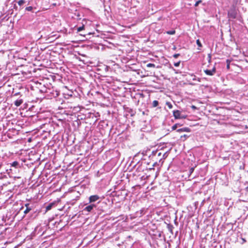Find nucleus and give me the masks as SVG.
I'll return each instance as SVG.
<instances>
[{"mask_svg": "<svg viewBox=\"0 0 248 248\" xmlns=\"http://www.w3.org/2000/svg\"><path fill=\"white\" fill-rule=\"evenodd\" d=\"M85 205H86V206L83 209V211L89 213L93 212L95 209H99L100 208L96 204L89 203L88 202L85 204Z\"/></svg>", "mask_w": 248, "mask_h": 248, "instance_id": "obj_3", "label": "nucleus"}, {"mask_svg": "<svg viewBox=\"0 0 248 248\" xmlns=\"http://www.w3.org/2000/svg\"><path fill=\"white\" fill-rule=\"evenodd\" d=\"M180 56V54H174L173 56V57L175 58H177Z\"/></svg>", "mask_w": 248, "mask_h": 248, "instance_id": "obj_36", "label": "nucleus"}, {"mask_svg": "<svg viewBox=\"0 0 248 248\" xmlns=\"http://www.w3.org/2000/svg\"><path fill=\"white\" fill-rule=\"evenodd\" d=\"M57 202L55 201L50 202L48 203L47 204H46L45 206L46 208V211L45 212H46L48 211L51 210L52 208L55 207L57 206Z\"/></svg>", "mask_w": 248, "mask_h": 248, "instance_id": "obj_9", "label": "nucleus"}, {"mask_svg": "<svg viewBox=\"0 0 248 248\" xmlns=\"http://www.w3.org/2000/svg\"><path fill=\"white\" fill-rule=\"evenodd\" d=\"M231 61L229 59H227L226 60V63H227V69H230V63H231Z\"/></svg>", "mask_w": 248, "mask_h": 248, "instance_id": "obj_28", "label": "nucleus"}, {"mask_svg": "<svg viewBox=\"0 0 248 248\" xmlns=\"http://www.w3.org/2000/svg\"><path fill=\"white\" fill-rule=\"evenodd\" d=\"M146 164L145 162H138L137 164L135 165V167H137L136 171L138 172H143L145 170H147V167L145 166Z\"/></svg>", "mask_w": 248, "mask_h": 248, "instance_id": "obj_4", "label": "nucleus"}, {"mask_svg": "<svg viewBox=\"0 0 248 248\" xmlns=\"http://www.w3.org/2000/svg\"><path fill=\"white\" fill-rule=\"evenodd\" d=\"M196 43H197V45L199 47H202V43H201V41H200L199 39L197 40Z\"/></svg>", "mask_w": 248, "mask_h": 248, "instance_id": "obj_30", "label": "nucleus"}, {"mask_svg": "<svg viewBox=\"0 0 248 248\" xmlns=\"http://www.w3.org/2000/svg\"><path fill=\"white\" fill-rule=\"evenodd\" d=\"M187 117V115H183L182 114L181 116V119H186Z\"/></svg>", "mask_w": 248, "mask_h": 248, "instance_id": "obj_37", "label": "nucleus"}, {"mask_svg": "<svg viewBox=\"0 0 248 248\" xmlns=\"http://www.w3.org/2000/svg\"><path fill=\"white\" fill-rule=\"evenodd\" d=\"M204 73L208 76H213L216 72V68L215 66L211 70L206 69L204 70Z\"/></svg>", "mask_w": 248, "mask_h": 248, "instance_id": "obj_12", "label": "nucleus"}, {"mask_svg": "<svg viewBox=\"0 0 248 248\" xmlns=\"http://www.w3.org/2000/svg\"><path fill=\"white\" fill-rule=\"evenodd\" d=\"M50 93H48L47 97L51 99L52 98H55L58 96L60 94V92L57 90L51 89Z\"/></svg>", "mask_w": 248, "mask_h": 248, "instance_id": "obj_5", "label": "nucleus"}, {"mask_svg": "<svg viewBox=\"0 0 248 248\" xmlns=\"http://www.w3.org/2000/svg\"><path fill=\"white\" fill-rule=\"evenodd\" d=\"M180 64V61L178 62H175L174 63V65L175 66V67H178L179 66Z\"/></svg>", "mask_w": 248, "mask_h": 248, "instance_id": "obj_35", "label": "nucleus"}, {"mask_svg": "<svg viewBox=\"0 0 248 248\" xmlns=\"http://www.w3.org/2000/svg\"><path fill=\"white\" fill-rule=\"evenodd\" d=\"M159 104V102L157 100H154L152 103V107L155 108L157 107Z\"/></svg>", "mask_w": 248, "mask_h": 248, "instance_id": "obj_23", "label": "nucleus"}, {"mask_svg": "<svg viewBox=\"0 0 248 248\" xmlns=\"http://www.w3.org/2000/svg\"><path fill=\"white\" fill-rule=\"evenodd\" d=\"M74 31L77 30V32H80L83 31L85 30V26L83 25L82 26L79 27H75L74 29Z\"/></svg>", "mask_w": 248, "mask_h": 248, "instance_id": "obj_20", "label": "nucleus"}, {"mask_svg": "<svg viewBox=\"0 0 248 248\" xmlns=\"http://www.w3.org/2000/svg\"><path fill=\"white\" fill-rule=\"evenodd\" d=\"M50 91H51V89H47L46 87H43L39 90L40 92L46 93V94L48 93H50Z\"/></svg>", "mask_w": 248, "mask_h": 248, "instance_id": "obj_19", "label": "nucleus"}, {"mask_svg": "<svg viewBox=\"0 0 248 248\" xmlns=\"http://www.w3.org/2000/svg\"><path fill=\"white\" fill-rule=\"evenodd\" d=\"M24 207H25V209L23 211L24 215L22 218L26 217L29 213H32V218H36L40 213V210L36 209V205L34 203L29 202L25 203L24 205L20 208V211L24 209Z\"/></svg>", "mask_w": 248, "mask_h": 248, "instance_id": "obj_1", "label": "nucleus"}, {"mask_svg": "<svg viewBox=\"0 0 248 248\" xmlns=\"http://www.w3.org/2000/svg\"><path fill=\"white\" fill-rule=\"evenodd\" d=\"M25 2L26 1L25 0H20L17 2V3L19 6H21L23 5L24 3H25Z\"/></svg>", "mask_w": 248, "mask_h": 248, "instance_id": "obj_26", "label": "nucleus"}, {"mask_svg": "<svg viewBox=\"0 0 248 248\" xmlns=\"http://www.w3.org/2000/svg\"><path fill=\"white\" fill-rule=\"evenodd\" d=\"M20 96H22L23 97V95L21 94L20 92H15L14 91H13L12 93V99H15V98H18Z\"/></svg>", "mask_w": 248, "mask_h": 248, "instance_id": "obj_15", "label": "nucleus"}, {"mask_svg": "<svg viewBox=\"0 0 248 248\" xmlns=\"http://www.w3.org/2000/svg\"><path fill=\"white\" fill-rule=\"evenodd\" d=\"M31 213H29L28 215H27V216L26 217H27L28 219L30 220H34L35 218H32V217H31Z\"/></svg>", "mask_w": 248, "mask_h": 248, "instance_id": "obj_24", "label": "nucleus"}, {"mask_svg": "<svg viewBox=\"0 0 248 248\" xmlns=\"http://www.w3.org/2000/svg\"><path fill=\"white\" fill-rule=\"evenodd\" d=\"M175 124L177 125V127L181 126L183 125V124H181L180 123H177V124Z\"/></svg>", "mask_w": 248, "mask_h": 248, "instance_id": "obj_40", "label": "nucleus"}, {"mask_svg": "<svg viewBox=\"0 0 248 248\" xmlns=\"http://www.w3.org/2000/svg\"><path fill=\"white\" fill-rule=\"evenodd\" d=\"M13 104L16 107H19L23 103V98L22 96H20L18 98H15V99H13Z\"/></svg>", "mask_w": 248, "mask_h": 248, "instance_id": "obj_8", "label": "nucleus"}, {"mask_svg": "<svg viewBox=\"0 0 248 248\" xmlns=\"http://www.w3.org/2000/svg\"><path fill=\"white\" fill-rule=\"evenodd\" d=\"M202 0H199L197 1L195 3V6H198V5H199L200 3H202Z\"/></svg>", "mask_w": 248, "mask_h": 248, "instance_id": "obj_33", "label": "nucleus"}, {"mask_svg": "<svg viewBox=\"0 0 248 248\" xmlns=\"http://www.w3.org/2000/svg\"><path fill=\"white\" fill-rule=\"evenodd\" d=\"M166 105L169 107V108H172L173 107L172 105L170 102H167Z\"/></svg>", "mask_w": 248, "mask_h": 248, "instance_id": "obj_29", "label": "nucleus"}, {"mask_svg": "<svg viewBox=\"0 0 248 248\" xmlns=\"http://www.w3.org/2000/svg\"><path fill=\"white\" fill-rule=\"evenodd\" d=\"M241 239L242 240V242H241V244H243L245 243V242H246V240L245 238H241Z\"/></svg>", "mask_w": 248, "mask_h": 248, "instance_id": "obj_39", "label": "nucleus"}, {"mask_svg": "<svg viewBox=\"0 0 248 248\" xmlns=\"http://www.w3.org/2000/svg\"><path fill=\"white\" fill-rule=\"evenodd\" d=\"M199 82H200L201 81V79L200 78H198V79H197Z\"/></svg>", "mask_w": 248, "mask_h": 248, "instance_id": "obj_43", "label": "nucleus"}, {"mask_svg": "<svg viewBox=\"0 0 248 248\" xmlns=\"http://www.w3.org/2000/svg\"><path fill=\"white\" fill-rule=\"evenodd\" d=\"M101 197L98 195H91L89 197V203L96 204L99 207L101 204L106 205V203L101 202Z\"/></svg>", "mask_w": 248, "mask_h": 248, "instance_id": "obj_2", "label": "nucleus"}, {"mask_svg": "<svg viewBox=\"0 0 248 248\" xmlns=\"http://www.w3.org/2000/svg\"><path fill=\"white\" fill-rule=\"evenodd\" d=\"M176 131L179 133L183 132H190L191 131V129L188 127H183L177 129Z\"/></svg>", "mask_w": 248, "mask_h": 248, "instance_id": "obj_17", "label": "nucleus"}, {"mask_svg": "<svg viewBox=\"0 0 248 248\" xmlns=\"http://www.w3.org/2000/svg\"><path fill=\"white\" fill-rule=\"evenodd\" d=\"M168 156V154L167 152H166L163 154L162 155V157L159 158V161L157 162V161H155L153 164V166H161L164 162V159H165Z\"/></svg>", "mask_w": 248, "mask_h": 248, "instance_id": "obj_7", "label": "nucleus"}, {"mask_svg": "<svg viewBox=\"0 0 248 248\" xmlns=\"http://www.w3.org/2000/svg\"><path fill=\"white\" fill-rule=\"evenodd\" d=\"M237 12L235 9H231L228 12V16L229 18L235 19L237 18Z\"/></svg>", "mask_w": 248, "mask_h": 248, "instance_id": "obj_6", "label": "nucleus"}, {"mask_svg": "<svg viewBox=\"0 0 248 248\" xmlns=\"http://www.w3.org/2000/svg\"><path fill=\"white\" fill-rule=\"evenodd\" d=\"M140 95L142 96V97L143 96V94H140Z\"/></svg>", "mask_w": 248, "mask_h": 248, "instance_id": "obj_45", "label": "nucleus"}, {"mask_svg": "<svg viewBox=\"0 0 248 248\" xmlns=\"http://www.w3.org/2000/svg\"><path fill=\"white\" fill-rule=\"evenodd\" d=\"M194 168H191L189 171H190V173H191L192 172H193V171H194Z\"/></svg>", "mask_w": 248, "mask_h": 248, "instance_id": "obj_41", "label": "nucleus"}, {"mask_svg": "<svg viewBox=\"0 0 248 248\" xmlns=\"http://www.w3.org/2000/svg\"><path fill=\"white\" fill-rule=\"evenodd\" d=\"M11 166L14 167L16 168L19 166V163L17 161H14L11 164Z\"/></svg>", "mask_w": 248, "mask_h": 248, "instance_id": "obj_22", "label": "nucleus"}, {"mask_svg": "<svg viewBox=\"0 0 248 248\" xmlns=\"http://www.w3.org/2000/svg\"><path fill=\"white\" fill-rule=\"evenodd\" d=\"M177 125H176L175 124H174V125L171 127V129H172V130H177Z\"/></svg>", "mask_w": 248, "mask_h": 248, "instance_id": "obj_34", "label": "nucleus"}, {"mask_svg": "<svg viewBox=\"0 0 248 248\" xmlns=\"http://www.w3.org/2000/svg\"><path fill=\"white\" fill-rule=\"evenodd\" d=\"M192 108H195V106H192Z\"/></svg>", "mask_w": 248, "mask_h": 248, "instance_id": "obj_47", "label": "nucleus"}, {"mask_svg": "<svg viewBox=\"0 0 248 248\" xmlns=\"http://www.w3.org/2000/svg\"><path fill=\"white\" fill-rule=\"evenodd\" d=\"M246 190L248 192V186L246 188Z\"/></svg>", "mask_w": 248, "mask_h": 248, "instance_id": "obj_42", "label": "nucleus"}, {"mask_svg": "<svg viewBox=\"0 0 248 248\" xmlns=\"http://www.w3.org/2000/svg\"><path fill=\"white\" fill-rule=\"evenodd\" d=\"M145 210L144 208H142L139 211L136 212V217H140L142 216L143 215H144L145 214Z\"/></svg>", "mask_w": 248, "mask_h": 248, "instance_id": "obj_18", "label": "nucleus"}, {"mask_svg": "<svg viewBox=\"0 0 248 248\" xmlns=\"http://www.w3.org/2000/svg\"><path fill=\"white\" fill-rule=\"evenodd\" d=\"M25 10L28 11L32 12V13H36L38 12V11H37V8L35 7H33L31 6L27 7L25 8Z\"/></svg>", "mask_w": 248, "mask_h": 248, "instance_id": "obj_16", "label": "nucleus"}, {"mask_svg": "<svg viewBox=\"0 0 248 248\" xmlns=\"http://www.w3.org/2000/svg\"><path fill=\"white\" fill-rule=\"evenodd\" d=\"M166 33L168 34H170V35H173V34H174L175 33V31L173 30H171V31H167L166 32Z\"/></svg>", "mask_w": 248, "mask_h": 248, "instance_id": "obj_25", "label": "nucleus"}, {"mask_svg": "<svg viewBox=\"0 0 248 248\" xmlns=\"http://www.w3.org/2000/svg\"><path fill=\"white\" fill-rule=\"evenodd\" d=\"M191 76V77H193V78H192L193 80H197L196 77L195 75L192 74Z\"/></svg>", "mask_w": 248, "mask_h": 248, "instance_id": "obj_38", "label": "nucleus"}, {"mask_svg": "<svg viewBox=\"0 0 248 248\" xmlns=\"http://www.w3.org/2000/svg\"><path fill=\"white\" fill-rule=\"evenodd\" d=\"M63 97L65 99H69L73 95V92L72 90H66L62 93Z\"/></svg>", "mask_w": 248, "mask_h": 248, "instance_id": "obj_10", "label": "nucleus"}, {"mask_svg": "<svg viewBox=\"0 0 248 248\" xmlns=\"http://www.w3.org/2000/svg\"><path fill=\"white\" fill-rule=\"evenodd\" d=\"M14 8H15V9L17 8V7L16 6V5H15V6H14Z\"/></svg>", "mask_w": 248, "mask_h": 248, "instance_id": "obj_44", "label": "nucleus"}, {"mask_svg": "<svg viewBox=\"0 0 248 248\" xmlns=\"http://www.w3.org/2000/svg\"><path fill=\"white\" fill-rule=\"evenodd\" d=\"M162 155V153L160 152H159L157 150L156 151H153L151 155L150 156V157L151 156L152 159H156V156H161ZM158 158H156L157 159Z\"/></svg>", "mask_w": 248, "mask_h": 248, "instance_id": "obj_13", "label": "nucleus"}, {"mask_svg": "<svg viewBox=\"0 0 248 248\" xmlns=\"http://www.w3.org/2000/svg\"><path fill=\"white\" fill-rule=\"evenodd\" d=\"M126 113L130 114V116L133 117L135 115L136 111L135 110L129 107H125L124 108Z\"/></svg>", "mask_w": 248, "mask_h": 248, "instance_id": "obj_11", "label": "nucleus"}, {"mask_svg": "<svg viewBox=\"0 0 248 248\" xmlns=\"http://www.w3.org/2000/svg\"><path fill=\"white\" fill-rule=\"evenodd\" d=\"M78 197H79V196H76V198H78Z\"/></svg>", "mask_w": 248, "mask_h": 248, "instance_id": "obj_46", "label": "nucleus"}, {"mask_svg": "<svg viewBox=\"0 0 248 248\" xmlns=\"http://www.w3.org/2000/svg\"><path fill=\"white\" fill-rule=\"evenodd\" d=\"M188 137V136H187V135L185 134V135L181 136V139L182 140V139L184 138L185 139L183 140H184L186 139Z\"/></svg>", "mask_w": 248, "mask_h": 248, "instance_id": "obj_32", "label": "nucleus"}, {"mask_svg": "<svg viewBox=\"0 0 248 248\" xmlns=\"http://www.w3.org/2000/svg\"><path fill=\"white\" fill-rule=\"evenodd\" d=\"M148 67H155V64L152 63H149L147 64Z\"/></svg>", "mask_w": 248, "mask_h": 248, "instance_id": "obj_31", "label": "nucleus"}, {"mask_svg": "<svg viewBox=\"0 0 248 248\" xmlns=\"http://www.w3.org/2000/svg\"><path fill=\"white\" fill-rule=\"evenodd\" d=\"M181 111L179 110H175L173 111V116L175 119H181Z\"/></svg>", "mask_w": 248, "mask_h": 248, "instance_id": "obj_14", "label": "nucleus"}, {"mask_svg": "<svg viewBox=\"0 0 248 248\" xmlns=\"http://www.w3.org/2000/svg\"><path fill=\"white\" fill-rule=\"evenodd\" d=\"M91 33L89 32H88L87 31V32H82V33H80L79 32V35H81V36H85L86 35H90Z\"/></svg>", "mask_w": 248, "mask_h": 248, "instance_id": "obj_27", "label": "nucleus"}, {"mask_svg": "<svg viewBox=\"0 0 248 248\" xmlns=\"http://www.w3.org/2000/svg\"><path fill=\"white\" fill-rule=\"evenodd\" d=\"M167 228L169 231L173 234V229L174 228L173 226L171 224H167Z\"/></svg>", "mask_w": 248, "mask_h": 248, "instance_id": "obj_21", "label": "nucleus"}]
</instances>
